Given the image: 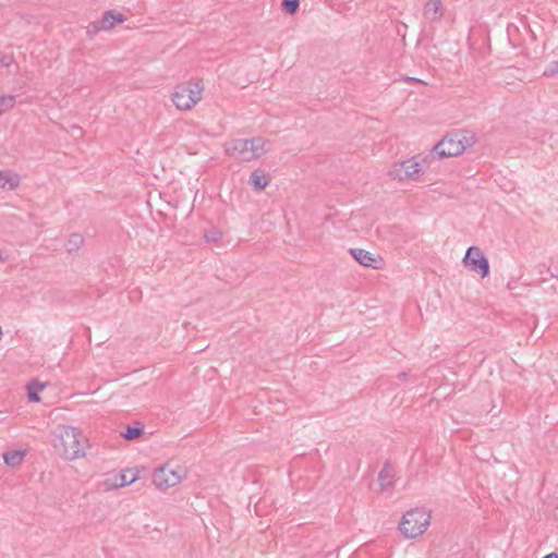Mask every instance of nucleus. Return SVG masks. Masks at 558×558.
Masks as SVG:
<instances>
[{
  "mask_svg": "<svg viewBox=\"0 0 558 558\" xmlns=\"http://www.w3.org/2000/svg\"><path fill=\"white\" fill-rule=\"evenodd\" d=\"M250 183L257 191H263L268 184L269 180L267 175L260 170H254L250 177Z\"/></svg>",
  "mask_w": 558,
  "mask_h": 558,
  "instance_id": "2eb2a0df",
  "label": "nucleus"
},
{
  "mask_svg": "<svg viewBox=\"0 0 558 558\" xmlns=\"http://www.w3.org/2000/svg\"><path fill=\"white\" fill-rule=\"evenodd\" d=\"M464 140L465 136L460 134H448L434 146L433 150L440 159L459 156L465 150Z\"/></svg>",
  "mask_w": 558,
  "mask_h": 558,
  "instance_id": "39448f33",
  "label": "nucleus"
},
{
  "mask_svg": "<svg viewBox=\"0 0 558 558\" xmlns=\"http://www.w3.org/2000/svg\"><path fill=\"white\" fill-rule=\"evenodd\" d=\"M9 258H10V255H9L8 251L0 250V260L7 262V260H9Z\"/></svg>",
  "mask_w": 558,
  "mask_h": 558,
  "instance_id": "a878e982",
  "label": "nucleus"
},
{
  "mask_svg": "<svg viewBox=\"0 0 558 558\" xmlns=\"http://www.w3.org/2000/svg\"><path fill=\"white\" fill-rule=\"evenodd\" d=\"M99 31H105L102 28V24H101V20H98V21H95V22H92L87 25L86 27V33L87 35L89 36H93L95 34H97Z\"/></svg>",
  "mask_w": 558,
  "mask_h": 558,
  "instance_id": "5701e85b",
  "label": "nucleus"
},
{
  "mask_svg": "<svg viewBox=\"0 0 558 558\" xmlns=\"http://www.w3.org/2000/svg\"><path fill=\"white\" fill-rule=\"evenodd\" d=\"M203 89L201 81H190L179 85L172 93V102L179 110H190L202 99Z\"/></svg>",
  "mask_w": 558,
  "mask_h": 558,
  "instance_id": "7ed1b4c3",
  "label": "nucleus"
},
{
  "mask_svg": "<svg viewBox=\"0 0 558 558\" xmlns=\"http://www.w3.org/2000/svg\"><path fill=\"white\" fill-rule=\"evenodd\" d=\"M397 377H398L400 380H404V379H407V377H408V373H405V372H401V373H399V374H398V376H397Z\"/></svg>",
  "mask_w": 558,
  "mask_h": 558,
  "instance_id": "bb28decb",
  "label": "nucleus"
},
{
  "mask_svg": "<svg viewBox=\"0 0 558 558\" xmlns=\"http://www.w3.org/2000/svg\"><path fill=\"white\" fill-rule=\"evenodd\" d=\"M181 481L182 476L168 465L160 466L153 473V483L159 489H168L178 485Z\"/></svg>",
  "mask_w": 558,
  "mask_h": 558,
  "instance_id": "6e6552de",
  "label": "nucleus"
},
{
  "mask_svg": "<svg viewBox=\"0 0 558 558\" xmlns=\"http://www.w3.org/2000/svg\"><path fill=\"white\" fill-rule=\"evenodd\" d=\"M429 519V513L424 509H411L402 517L399 530L405 538H415L426 531Z\"/></svg>",
  "mask_w": 558,
  "mask_h": 558,
  "instance_id": "f03ea898",
  "label": "nucleus"
},
{
  "mask_svg": "<svg viewBox=\"0 0 558 558\" xmlns=\"http://www.w3.org/2000/svg\"><path fill=\"white\" fill-rule=\"evenodd\" d=\"M138 478L137 473L133 470H125L120 474L113 475L112 478H107L105 485L108 489L120 488L131 485Z\"/></svg>",
  "mask_w": 558,
  "mask_h": 558,
  "instance_id": "1a4fd4ad",
  "label": "nucleus"
},
{
  "mask_svg": "<svg viewBox=\"0 0 558 558\" xmlns=\"http://www.w3.org/2000/svg\"><path fill=\"white\" fill-rule=\"evenodd\" d=\"M543 558H558V555L556 553H550L544 556Z\"/></svg>",
  "mask_w": 558,
  "mask_h": 558,
  "instance_id": "cd10ccee",
  "label": "nucleus"
},
{
  "mask_svg": "<svg viewBox=\"0 0 558 558\" xmlns=\"http://www.w3.org/2000/svg\"><path fill=\"white\" fill-rule=\"evenodd\" d=\"M558 73V62L555 61V62H551L544 71V75L545 76H554Z\"/></svg>",
  "mask_w": 558,
  "mask_h": 558,
  "instance_id": "b1692460",
  "label": "nucleus"
},
{
  "mask_svg": "<svg viewBox=\"0 0 558 558\" xmlns=\"http://www.w3.org/2000/svg\"><path fill=\"white\" fill-rule=\"evenodd\" d=\"M86 438L77 427L63 426L60 432V442L64 457L68 460H75L85 454L84 444Z\"/></svg>",
  "mask_w": 558,
  "mask_h": 558,
  "instance_id": "20e7f679",
  "label": "nucleus"
},
{
  "mask_svg": "<svg viewBox=\"0 0 558 558\" xmlns=\"http://www.w3.org/2000/svg\"><path fill=\"white\" fill-rule=\"evenodd\" d=\"M352 257L362 266L371 267L373 269L380 268L381 259L376 258L374 254L363 248H350Z\"/></svg>",
  "mask_w": 558,
  "mask_h": 558,
  "instance_id": "9d476101",
  "label": "nucleus"
},
{
  "mask_svg": "<svg viewBox=\"0 0 558 558\" xmlns=\"http://www.w3.org/2000/svg\"><path fill=\"white\" fill-rule=\"evenodd\" d=\"M266 141L262 137L235 138L226 144V155L241 161H252L265 154Z\"/></svg>",
  "mask_w": 558,
  "mask_h": 558,
  "instance_id": "f257e3e1",
  "label": "nucleus"
},
{
  "mask_svg": "<svg viewBox=\"0 0 558 558\" xmlns=\"http://www.w3.org/2000/svg\"><path fill=\"white\" fill-rule=\"evenodd\" d=\"M46 384L40 383L37 379H33L27 385V398L31 402H39V392L44 390Z\"/></svg>",
  "mask_w": 558,
  "mask_h": 558,
  "instance_id": "4468645a",
  "label": "nucleus"
},
{
  "mask_svg": "<svg viewBox=\"0 0 558 558\" xmlns=\"http://www.w3.org/2000/svg\"><path fill=\"white\" fill-rule=\"evenodd\" d=\"M423 15L430 22L440 21L444 15L441 0H429L424 7Z\"/></svg>",
  "mask_w": 558,
  "mask_h": 558,
  "instance_id": "9b49d317",
  "label": "nucleus"
},
{
  "mask_svg": "<svg viewBox=\"0 0 558 558\" xmlns=\"http://www.w3.org/2000/svg\"><path fill=\"white\" fill-rule=\"evenodd\" d=\"M84 243V239L80 233H72L65 244V248L69 253L78 251Z\"/></svg>",
  "mask_w": 558,
  "mask_h": 558,
  "instance_id": "a211bd4d",
  "label": "nucleus"
},
{
  "mask_svg": "<svg viewBox=\"0 0 558 558\" xmlns=\"http://www.w3.org/2000/svg\"><path fill=\"white\" fill-rule=\"evenodd\" d=\"M205 236H206V240L208 242H210V241H218L220 239V233L213 232V233L206 234Z\"/></svg>",
  "mask_w": 558,
  "mask_h": 558,
  "instance_id": "393cba45",
  "label": "nucleus"
},
{
  "mask_svg": "<svg viewBox=\"0 0 558 558\" xmlns=\"http://www.w3.org/2000/svg\"><path fill=\"white\" fill-rule=\"evenodd\" d=\"M462 263L465 268L477 272L481 278H486L489 275V262L478 246H470L462 258Z\"/></svg>",
  "mask_w": 558,
  "mask_h": 558,
  "instance_id": "423d86ee",
  "label": "nucleus"
},
{
  "mask_svg": "<svg viewBox=\"0 0 558 558\" xmlns=\"http://www.w3.org/2000/svg\"><path fill=\"white\" fill-rule=\"evenodd\" d=\"M0 65L4 68H10L14 65V72L16 73L20 70L19 64L14 62V58L11 54H3L0 57Z\"/></svg>",
  "mask_w": 558,
  "mask_h": 558,
  "instance_id": "4be33fe9",
  "label": "nucleus"
},
{
  "mask_svg": "<svg viewBox=\"0 0 558 558\" xmlns=\"http://www.w3.org/2000/svg\"><path fill=\"white\" fill-rule=\"evenodd\" d=\"M144 433L143 426H128L125 432L121 433V436L126 440H134L140 438Z\"/></svg>",
  "mask_w": 558,
  "mask_h": 558,
  "instance_id": "6ab92c4d",
  "label": "nucleus"
},
{
  "mask_svg": "<svg viewBox=\"0 0 558 558\" xmlns=\"http://www.w3.org/2000/svg\"><path fill=\"white\" fill-rule=\"evenodd\" d=\"M15 105V96H0V116L12 109Z\"/></svg>",
  "mask_w": 558,
  "mask_h": 558,
  "instance_id": "aec40b11",
  "label": "nucleus"
},
{
  "mask_svg": "<svg viewBox=\"0 0 558 558\" xmlns=\"http://www.w3.org/2000/svg\"><path fill=\"white\" fill-rule=\"evenodd\" d=\"M393 472L391 466L386 463L378 474V483L381 489H387L393 485Z\"/></svg>",
  "mask_w": 558,
  "mask_h": 558,
  "instance_id": "ddd939ff",
  "label": "nucleus"
},
{
  "mask_svg": "<svg viewBox=\"0 0 558 558\" xmlns=\"http://www.w3.org/2000/svg\"><path fill=\"white\" fill-rule=\"evenodd\" d=\"M24 457L25 451L22 450L7 451L3 453L4 463L9 466L20 465Z\"/></svg>",
  "mask_w": 558,
  "mask_h": 558,
  "instance_id": "f3484780",
  "label": "nucleus"
},
{
  "mask_svg": "<svg viewBox=\"0 0 558 558\" xmlns=\"http://www.w3.org/2000/svg\"><path fill=\"white\" fill-rule=\"evenodd\" d=\"M101 24L105 31H109L116 26L117 23H123L126 16L117 10H108L101 16Z\"/></svg>",
  "mask_w": 558,
  "mask_h": 558,
  "instance_id": "f8f14e48",
  "label": "nucleus"
},
{
  "mask_svg": "<svg viewBox=\"0 0 558 558\" xmlns=\"http://www.w3.org/2000/svg\"><path fill=\"white\" fill-rule=\"evenodd\" d=\"M281 5L286 13L293 15L299 10L300 0H282Z\"/></svg>",
  "mask_w": 558,
  "mask_h": 558,
  "instance_id": "412c9836",
  "label": "nucleus"
},
{
  "mask_svg": "<svg viewBox=\"0 0 558 558\" xmlns=\"http://www.w3.org/2000/svg\"><path fill=\"white\" fill-rule=\"evenodd\" d=\"M19 178L16 174H11L8 171L0 170V187L4 189L9 186L10 190H14L19 186Z\"/></svg>",
  "mask_w": 558,
  "mask_h": 558,
  "instance_id": "dca6fc26",
  "label": "nucleus"
},
{
  "mask_svg": "<svg viewBox=\"0 0 558 558\" xmlns=\"http://www.w3.org/2000/svg\"><path fill=\"white\" fill-rule=\"evenodd\" d=\"M407 81L423 83V81H421L420 78H415V77H407Z\"/></svg>",
  "mask_w": 558,
  "mask_h": 558,
  "instance_id": "c85d7f7f",
  "label": "nucleus"
},
{
  "mask_svg": "<svg viewBox=\"0 0 558 558\" xmlns=\"http://www.w3.org/2000/svg\"><path fill=\"white\" fill-rule=\"evenodd\" d=\"M423 173L421 163L415 158H410L395 163L389 170V177L393 180H415Z\"/></svg>",
  "mask_w": 558,
  "mask_h": 558,
  "instance_id": "0eeeda50",
  "label": "nucleus"
}]
</instances>
